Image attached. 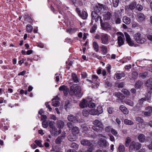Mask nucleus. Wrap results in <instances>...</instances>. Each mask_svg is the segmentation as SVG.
<instances>
[{
  "instance_id": "obj_1",
  "label": "nucleus",
  "mask_w": 152,
  "mask_h": 152,
  "mask_svg": "<svg viewBox=\"0 0 152 152\" xmlns=\"http://www.w3.org/2000/svg\"><path fill=\"white\" fill-rule=\"evenodd\" d=\"M110 35L103 33L96 34L94 37L95 39L100 40L102 43L105 45H108L110 43Z\"/></svg>"
},
{
  "instance_id": "obj_2",
  "label": "nucleus",
  "mask_w": 152,
  "mask_h": 152,
  "mask_svg": "<svg viewBox=\"0 0 152 152\" xmlns=\"http://www.w3.org/2000/svg\"><path fill=\"white\" fill-rule=\"evenodd\" d=\"M70 94L72 95H75L78 97H81L83 94L81 92V88L79 86H76L75 87L73 86L70 87Z\"/></svg>"
},
{
  "instance_id": "obj_3",
  "label": "nucleus",
  "mask_w": 152,
  "mask_h": 152,
  "mask_svg": "<svg viewBox=\"0 0 152 152\" xmlns=\"http://www.w3.org/2000/svg\"><path fill=\"white\" fill-rule=\"evenodd\" d=\"M91 16L92 18L91 25H93L94 23H97L98 22L99 19L100 20V19H102L101 17L95 11H93L92 12Z\"/></svg>"
},
{
  "instance_id": "obj_4",
  "label": "nucleus",
  "mask_w": 152,
  "mask_h": 152,
  "mask_svg": "<svg viewBox=\"0 0 152 152\" xmlns=\"http://www.w3.org/2000/svg\"><path fill=\"white\" fill-rule=\"evenodd\" d=\"M134 38L136 42L138 43L142 44L145 41V39L139 33L134 34Z\"/></svg>"
},
{
  "instance_id": "obj_5",
  "label": "nucleus",
  "mask_w": 152,
  "mask_h": 152,
  "mask_svg": "<svg viewBox=\"0 0 152 152\" xmlns=\"http://www.w3.org/2000/svg\"><path fill=\"white\" fill-rule=\"evenodd\" d=\"M100 23L102 28L103 30L107 31L111 29V25L108 22L103 23L102 19H100Z\"/></svg>"
},
{
  "instance_id": "obj_6",
  "label": "nucleus",
  "mask_w": 152,
  "mask_h": 152,
  "mask_svg": "<svg viewBox=\"0 0 152 152\" xmlns=\"http://www.w3.org/2000/svg\"><path fill=\"white\" fill-rule=\"evenodd\" d=\"M141 145L139 143L134 141L132 142L129 146V150H132L133 149L138 150L141 147Z\"/></svg>"
},
{
  "instance_id": "obj_7",
  "label": "nucleus",
  "mask_w": 152,
  "mask_h": 152,
  "mask_svg": "<svg viewBox=\"0 0 152 152\" xmlns=\"http://www.w3.org/2000/svg\"><path fill=\"white\" fill-rule=\"evenodd\" d=\"M118 35V42L119 47H121L123 45L124 43V41L123 39L124 37V34L121 32L117 33Z\"/></svg>"
},
{
  "instance_id": "obj_8",
  "label": "nucleus",
  "mask_w": 152,
  "mask_h": 152,
  "mask_svg": "<svg viewBox=\"0 0 152 152\" xmlns=\"http://www.w3.org/2000/svg\"><path fill=\"white\" fill-rule=\"evenodd\" d=\"M124 34L126 38V41L129 45L131 46H133L134 43L132 41L129 35L126 32H125Z\"/></svg>"
},
{
  "instance_id": "obj_9",
  "label": "nucleus",
  "mask_w": 152,
  "mask_h": 152,
  "mask_svg": "<svg viewBox=\"0 0 152 152\" xmlns=\"http://www.w3.org/2000/svg\"><path fill=\"white\" fill-rule=\"evenodd\" d=\"M145 111L144 113V115L145 116H150L152 114V107L148 106L145 108Z\"/></svg>"
},
{
  "instance_id": "obj_10",
  "label": "nucleus",
  "mask_w": 152,
  "mask_h": 152,
  "mask_svg": "<svg viewBox=\"0 0 152 152\" xmlns=\"http://www.w3.org/2000/svg\"><path fill=\"white\" fill-rule=\"evenodd\" d=\"M59 90L60 91H62L65 96L67 95L69 93V88L65 85H62L60 87Z\"/></svg>"
},
{
  "instance_id": "obj_11",
  "label": "nucleus",
  "mask_w": 152,
  "mask_h": 152,
  "mask_svg": "<svg viewBox=\"0 0 152 152\" xmlns=\"http://www.w3.org/2000/svg\"><path fill=\"white\" fill-rule=\"evenodd\" d=\"M59 98L58 96L53 99L52 100V105L55 107H58L59 106L60 102L59 101Z\"/></svg>"
},
{
  "instance_id": "obj_12",
  "label": "nucleus",
  "mask_w": 152,
  "mask_h": 152,
  "mask_svg": "<svg viewBox=\"0 0 152 152\" xmlns=\"http://www.w3.org/2000/svg\"><path fill=\"white\" fill-rule=\"evenodd\" d=\"M66 133L64 132H62L61 135L58 137L55 140L56 143L57 144H59L62 141L64 138L66 136Z\"/></svg>"
},
{
  "instance_id": "obj_13",
  "label": "nucleus",
  "mask_w": 152,
  "mask_h": 152,
  "mask_svg": "<svg viewBox=\"0 0 152 152\" xmlns=\"http://www.w3.org/2000/svg\"><path fill=\"white\" fill-rule=\"evenodd\" d=\"M93 124L96 127L102 129L104 128L103 125L101 121L96 120L93 122Z\"/></svg>"
},
{
  "instance_id": "obj_14",
  "label": "nucleus",
  "mask_w": 152,
  "mask_h": 152,
  "mask_svg": "<svg viewBox=\"0 0 152 152\" xmlns=\"http://www.w3.org/2000/svg\"><path fill=\"white\" fill-rule=\"evenodd\" d=\"M81 144L83 146H90L92 144L90 141L87 139H83L80 141Z\"/></svg>"
},
{
  "instance_id": "obj_15",
  "label": "nucleus",
  "mask_w": 152,
  "mask_h": 152,
  "mask_svg": "<svg viewBox=\"0 0 152 152\" xmlns=\"http://www.w3.org/2000/svg\"><path fill=\"white\" fill-rule=\"evenodd\" d=\"M102 15L103 16V19L104 20H107L110 19L111 14L110 12H107L102 13Z\"/></svg>"
},
{
  "instance_id": "obj_16",
  "label": "nucleus",
  "mask_w": 152,
  "mask_h": 152,
  "mask_svg": "<svg viewBox=\"0 0 152 152\" xmlns=\"http://www.w3.org/2000/svg\"><path fill=\"white\" fill-rule=\"evenodd\" d=\"M72 79L73 82H71V80H70L69 83L70 84L75 85V83H76L78 82V80L76 75L74 73H72Z\"/></svg>"
},
{
  "instance_id": "obj_17",
  "label": "nucleus",
  "mask_w": 152,
  "mask_h": 152,
  "mask_svg": "<svg viewBox=\"0 0 152 152\" xmlns=\"http://www.w3.org/2000/svg\"><path fill=\"white\" fill-rule=\"evenodd\" d=\"M98 144L101 146H106L108 144V143L105 140L103 139L102 138L99 140L98 142Z\"/></svg>"
},
{
  "instance_id": "obj_18",
  "label": "nucleus",
  "mask_w": 152,
  "mask_h": 152,
  "mask_svg": "<svg viewBox=\"0 0 152 152\" xmlns=\"http://www.w3.org/2000/svg\"><path fill=\"white\" fill-rule=\"evenodd\" d=\"M67 119L70 122H72L74 123L78 122V121L76 117L71 115H68Z\"/></svg>"
},
{
  "instance_id": "obj_19",
  "label": "nucleus",
  "mask_w": 152,
  "mask_h": 152,
  "mask_svg": "<svg viewBox=\"0 0 152 152\" xmlns=\"http://www.w3.org/2000/svg\"><path fill=\"white\" fill-rule=\"evenodd\" d=\"M88 102V100L87 99H83V100L79 104L80 107L82 108H83L85 107H87Z\"/></svg>"
},
{
  "instance_id": "obj_20",
  "label": "nucleus",
  "mask_w": 152,
  "mask_h": 152,
  "mask_svg": "<svg viewBox=\"0 0 152 152\" xmlns=\"http://www.w3.org/2000/svg\"><path fill=\"white\" fill-rule=\"evenodd\" d=\"M119 109L124 114H127L129 113V111L123 105L120 106Z\"/></svg>"
},
{
  "instance_id": "obj_21",
  "label": "nucleus",
  "mask_w": 152,
  "mask_h": 152,
  "mask_svg": "<svg viewBox=\"0 0 152 152\" xmlns=\"http://www.w3.org/2000/svg\"><path fill=\"white\" fill-rule=\"evenodd\" d=\"M92 78L93 81L96 84V87H97V86H98L99 83V81L98 77L96 75H93L92 76Z\"/></svg>"
},
{
  "instance_id": "obj_22",
  "label": "nucleus",
  "mask_w": 152,
  "mask_h": 152,
  "mask_svg": "<svg viewBox=\"0 0 152 152\" xmlns=\"http://www.w3.org/2000/svg\"><path fill=\"white\" fill-rule=\"evenodd\" d=\"M115 77H116L117 79H121L122 77H124L125 75L124 73L123 72H119L116 73L115 74Z\"/></svg>"
},
{
  "instance_id": "obj_23",
  "label": "nucleus",
  "mask_w": 152,
  "mask_h": 152,
  "mask_svg": "<svg viewBox=\"0 0 152 152\" xmlns=\"http://www.w3.org/2000/svg\"><path fill=\"white\" fill-rule=\"evenodd\" d=\"M68 7L64 6L62 5H58V8L59 11V12L62 14V11L64 10H66L68 9Z\"/></svg>"
},
{
  "instance_id": "obj_24",
  "label": "nucleus",
  "mask_w": 152,
  "mask_h": 152,
  "mask_svg": "<svg viewBox=\"0 0 152 152\" xmlns=\"http://www.w3.org/2000/svg\"><path fill=\"white\" fill-rule=\"evenodd\" d=\"M57 127L58 128H62L64 126V122L60 120H58L56 122Z\"/></svg>"
},
{
  "instance_id": "obj_25",
  "label": "nucleus",
  "mask_w": 152,
  "mask_h": 152,
  "mask_svg": "<svg viewBox=\"0 0 152 152\" xmlns=\"http://www.w3.org/2000/svg\"><path fill=\"white\" fill-rule=\"evenodd\" d=\"M68 139L71 141H75L77 139V136L75 134L70 135L68 137Z\"/></svg>"
},
{
  "instance_id": "obj_26",
  "label": "nucleus",
  "mask_w": 152,
  "mask_h": 152,
  "mask_svg": "<svg viewBox=\"0 0 152 152\" xmlns=\"http://www.w3.org/2000/svg\"><path fill=\"white\" fill-rule=\"evenodd\" d=\"M51 129L50 133L52 134L54 136H57L58 135V134L57 129L55 127Z\"/></svg>"
},
{
  "instance_id": "obj_27",
  "label": "nucleus",
  "mask_w": 152,
  "mask_h": 152,
  "mask_svg": "<svg viewBox=\"0 0 152 152\" xmlns=\"http://www.w3.org/2000/svg\"><path fill=\"white\" fill-rule=\"evenodd\" d=\"M114 95L117 98L121 99H123L124 98V96L120 92L115 93Z\"/></svg>"
},
{
  "instance_id": "obj_28",
  "label": "nucleus",
  "mask_w": 152,
  "mask_h": 152,
  "mask_svg": "<svg viewBox=\"0 0 152 152\" xmlns=\"http://www.w3.org/2000/svg\"><path fill=\"white\" fill-rule=\"evenodd\" d=\"M137 18L138 20L141 21L144 20L145 16L143 14L140 13L138 14Z\"/></svg>"
},
{
  "instance_id": "obj_29",
  "label": "nucleus",
  "mask_w": 152,
  "mask_h": 152,
  "mask_svg": "<svg viewBox=\"0 0 152 152\" xmlns=\"http://www.w3.org/2000/svg\"><path fill=\"white\" fill-rule=\"evenodd\" d=\"M145 137L143 134H139L138 137V139L141 142H144L145 140Z\"/></svg>"
},
{
  "instance_id": "obj_30",
  "label": "nucleus",
  "mask_w": 152,
  "mask_h": 152,
  "mask_svg": "<svg viewBox=\"0 0 152 152\" xmlns=\"http://www.w3.org/2000/svg\"><path fill=\"white\" fill-rule=\"evenodd\" d=\"M123 21L124 23L126 24H129L130 23V18L126 16H124L123 17Z\"/></svg>"
},
{
  "instance_id": "obj_31",
  "label": "nucleus",
  "mask_w": 152,
  "mask_h": 152,
  "mask_svg": "<svg viewBox=\"0 0 152 152\" xmlns=\"http://www.w3.org/2000/svg\"><path fill=\"white\" fill-rule=\"evenodd\" d=\"M124 124L128 125H132L134 124L132 121L128 119H125L124 120Z\"/></svg>"
},
{
  "instance_id": "obj_32",
  "label": "nucleus",
  "mask_w": 152,
  "mask_h": 152,
  "mask_svg": "<svg viewBox=\"0 0 152 152\" xmlns=\"http://www.w3.org/2000/svg\"><path fill=\"white\" fill-rule=\"evenodd\" d=\"M124 103L126 104L133 107L134 105L133 102L130 100L126 99L124 100Z\"/></svg>"
},
{
  "instance_id": "obj_33",
  "label": "nucleus",
  "mask_w": 152,
  "mask_h": 152,
  "mask_svg": "<svg viewBox=\"0 0 152 152\" xmlns=\"http://www.w3.org/2000/svg\"><path fill=\"white\" fill-rule=\"evenodd\" d=\"M72 131L73 134H75L79 133V130L77 127L75 126L73 127Z\"/></svg>"
},
{
  "instance_id": "obj_34",
  "label": "nucleus",
  "mask_w": 152,
  "mask_h": 152,
  "mask_svg": "<svg viewBox=\"0 0 152 152\" xmlns=\"http://www.w3.org/2000/svg\"><path fill=\"white\" fill-rule=\"evenodd\" d=\"M93 47L94 50L96 52L99 51V45L96 42H94L93 43Z\"/></svg>"
},
{
  "instance_id": "obj_35",
  "label": "nucleus",
  "mask_w": 152,
  "mask_h": 152,
  "mask_svg": "<svg viewBox=\"0 0 152 152\" xmlns=\"http://www.w3.org/2000/svg\"><path fill=\"white\" fill-rule=\"evenodd\" d=\"M89 148L88 150V151L86 152L85 151H84V150L83 149H81L80 150V152H92V151L94 149V147L93 145L92 144L90 146H88Z\"/></svg>"
},
{
  "instance_id": "obj_36",
  "label": "nucleus",
  "mask_w": 152,
  "mask_h": 152,
  "mask_svg": "<svg viewBox=\"0 0 152 152\" xmlns=\"http://www.w3.org/2000/svg\"><path fill=\"white\" fill-rule=\"evenodd\" d=\"M35 143L39 147H42L43 146L42 144V141L40 140H36L34 141Z\"/></svg>"
},
{
  "instance_id": "obj_37",
  "label": "nucleus",
  "mask_w": 152,
  "mask_h": 152,
  "mask_svg": "<svg viewBox=\"0 0 152 152\" xmlns=\"http://www.w3.org/2000/svg\"><path fill=\"white\" fill-rule=\"evenodd\" d=\"M87 105L88 107L91 108H93L95 107V103L91 102L90 100H88V102L87 103Z\"/></svg>"
},
{
  "instance_id": "obj_38",
  "label": "nucleus",
  "mask_w": 152,
  "mask_h": 152,
  "mask_svg": "<svg viewBox=\"0 0 152 152\" xmlns=\"http://www.w3.org/2000/svg\"><path fill=\"white\" fill-rule=\"evenodd\" d=\"M131 142V139L129 137H127L126 139L125 145L126 147H128Z\"/></svg>"
},
{
  "instance_id": "obj_39",
  "label": "nucleus",
  "mask_w": 152,
  "mask_h": 152,
  "mask_svg": "<svg viewBox=\"0 0 152 152\" xmlns=\"http://www.w3.org/2000/svg\"><path fill=\"white\" fill-rule=\"evenodd\" d=\"M101 50L104 54L107 53V48L105 46L103 45L101 47Z\"/></svg>"
},
{
  "instance_id": "obj_40",
  "label": "nucleus",
  "mask_w": 152,
  "mask_h": 152,
  "mask_svg": "<svg viewBox=\"0 0 152 152\" xmlns=\"http://www.w3.org/2000/svg\"><path fill=\"white\" fill-rule=\"evenodd\" d=\"M96 111L97 112V115H99V114L102 113L103 111L102 106H98L97 107Z\"/></svg>"
},
{
  "instance_id": "obj_41",
  "label": "nucleus",
  "mask_w": 152,
  "mask_h": 152,
  "mask_svg": "<svg viewBox=\"0 0 152 152\" xmlns=\"http://www.w3.org/2000/svg\"><path fill=\"white\" fill-rule=\"evenodd\" d=\"M89 114L92 115H97V112L95 109H92L89 110Z\"/></svg>"
},
{
  "instance_id": "obj_42",
  "label": "nucleus",
  "mask_w": 152,
  "mask_h": 152,
  "mask_svg": "<svg viewBox=\"0 0 152 152\" xmlns=\"http://www.w3.org/2000/svg\"><path fill=\"white\" fill-rule=\"evenodd\" d=\"M118 151L119 152H124L125 151V147L122 144H120L118 148Z\"/></svg>"
},
{
  "instance_id": "obj_43",
  "label": "nucleus",
  "mask_w": 152,
  "mask_h": 152,
  "mask_svg": "<svg viewBox=\"0 0 152 152\" xmlns=\"http://www.w3.org/2000/svg\"><path fill=\"white\" fill-rule=\"evenodd\" d=\"M93 25V26L91 27L90 31V32L91 33H95L97 28L96 23H94Z\"/></svg>"
},
{
  "instance_id": "obj_44",
  "label": "nucleus",
  "mask_w": 152,
  "mask_h": 152,
  "mask_svg": "<svg viewBox=\"0 0 152 152\" xmlns=\"http://www.w3.org/2000/svg\"><path fill=\"white\" fill-rule=\"evenodd\" d=\"M142 84L143 83L142 82L140 81H138L136 82L135 85V87L137 88H139L140 87Z\"/></svg>"
},
{
  "instance_id": "obj_45",
  "label": "nucleus",
  "mask_w": 152,
  "mask_h": 152,
  "mask_svg": "<svg viewBox=\"0 0 152 152\" xmlns=\"http://www.w3.org/2000/svg\"><path fill=\"white\" fill-rule=\"evenodd\" d=\"M71 148L75 150H77L78 148V145L75 142H72L71 144Z\"/></svg>"
},
{
  "instance_id": "obj_46",
  "label": "nucleus",
  "mask_w": 152,
  "mask_h": 152,
  "mask_svg": "<svg viewBox=\"0 0 152 152\" xmlns=\"http://www.w3.org/2000/svg\"><path fill=\"white\" fill-rule=\"evenodd\" d=\"M148 74V73L147 72L140 73L139 75V77L142 79H145L147 77Z\"/></svg>"
},
{
  "instance_id": "obj_47",
  "label": "nucleus",
  "mask_w": 152,
  "mask_h": 152,
  "mask_svg": "<svg viewBox=\"0 0 152 152\" xmlns=\"http://www.w3.org/2000/svg\"><path fill=\"white\" fill-rule=\"evenodd\" d=\"M88 14L85 11H83L82 12L81 15V16L82 19H86L87 17Z\"/></svg>"
},
{
  "instance_id": "obj_48",
  "label": "nucleus",
  "mask_w": 152,
  "mask_h": 152,
  "mask_svg": "<svg viewBox=\"0 0 152 152\" xmlns=\"http://www.w3.org/2000/svg\"><path fill=\"white\" fill-rule=\"evenodd\" d=\"M146 85L148 87H150L152 85V79H149L145 83Z\"/></svg>"
},
{
  "instance_id": "obj_49",
  "label": "nucleus",
  "mask_w": 152,
  "mask_h": 152,
  "mask_svg": "<svg viewBox=\"0 0 152 152\" xmlns=\"http://www.w3.org/2000/svg\"><path fill=\"white\" fill-rule=\"evenodd\" d=\"M26 31L28 32L31 33L32 30V26L30 25H28L26 26Z\"/></svg>"
},
{
  "instance_id": "obj_50",
  "label": "nucleus",
  "mask_w": 152,
  "mask_h": 152,
  "mask_svg": "<svg viewBox=\"0 0 152 152\" xmlns=\"http://www.w3.org/2000/svg\"><path fill=\"white\" fill-rule=\"evenodd\" d=\"M121 92L127 96H129L130 95V93L129 91L126 89H123L121 90Z\"/></svg>"
},
{
  "instance_id": "obj_51",
  "label": "nucleus",
  "mask_w": 152,
  "mask_h": 152,
  "mask_svg": "<svg viewBox=\"0 0 152 152\" xmlns=\"http://www.w3.org/2000/svg\"><path fill=\"white\" fill-rule=\"evenodd\" d=\"M113 6L115 7H118L119 4V0H112Z\"/></svg>"
},
{
  "instance_id": "obj_52",
  "label": "nucleus",
  "mask_w": 152,
  "mask_h": 152,
  "mask_svg": "<svg viewBox=\"0 0 152 152\" xmlns=\"http://www.w3.org/2000/svg\"><path fill=\"white\" fill-rule=\"evenodd\" d=\"M48 122V125L49 127L51 128L52 129L53 127H55L54 126V125L55 124V122L54 121H49Z\"/></svg>"
},
{
  "instance_id": "obj_53",
  "label": "nucleus",
  "mask_w": 152,
  "mask_h": 152,
  "mask_svg": "<svg viewBox=\"0 0 152 152\" xmlns=\"http://www.w3.org/2000/svg\"><path fill=\"white\" fill-rule=\"evenodd\" d=\"M136 5V4L135 2H132L129 5V8L131 10L134 9L135 8Z\"/></svg>"
},
{
  "instance_id": "obj_54",
  "label": "nucleus",
  "mask_w": 152,
  "mask_h": 152,
  "mask_svg": "<svg viewBox=\"0 0 152 152\" xmlns=\"http://www.w3.org/2000/svg\"><path fill=\"white\" fill-rule=\"evenodd\" d=\"M136 121L141 124L142 123L144 122L143 120L141 117H137L136 118Z\"/></svg>"
},
{
  "instance_id": "obj_55",
  "label": "nucleus",
  "mask_w": 152,
  "mask_h": 152,
  "mask_svg": "<svg viewBox=\"0 0 152 152\" xmlns=\"http://www.w3.org/2000/svg\"><path fill=\"white\" fill-rule=\"evenodd\" d=\"M42 126L43 127L45 128H47L48 126V124L46 121H44L42 122Z\"/></svg>"
},
{
  "instance_id": "obj_56",
  "label": "nucleus",
  "mask_w": 152,
  "mask_h": 152,
  "mask_svg": "<svg viewBox=\"0 0 152 152\" xmlns=\"http://www.w3.org/2000/svg\"><path fill=\"white\" fill-rule=\"evenodd\" d=\"M96 7L99 11L103 8V6L102 4H98L96 6Z\"/></svg>"
},
{
  "instance_id": "obj_57",
  "label": "nucleus",
  "mask_w": 152,
  "mask_h": 152,
  "mask_svg": "<svg viewBox=\"0 0 152 152\" xmlns=\"http://www.w3.org/2000/svg\"><path fill=\"white\" fill-rule=\"evenodd\" d=\"M89 110H84L83 111V113L84 116H87L89 114Z\"/></svg>"
},
{
  "instance_id": "obj_58",
  "label": "nucleus",
  "mask_w": 152,
  "mask_h": 152,
  "mask_svg": "<svg viewBox=\"0 0 152 152\" xmlns=\"http://www.w3.org/2000/svg\"><path fill=\"white\" fill-rule=\"evenodd\" d=\"M92 56L96 58L99 60H101L102 58V57L101 56H99L95 53H93L92 54Z\"/></svg>"
},
{
  "instance_id": "obj_59",
  "label": "nucleus",
  "mask_w": 152,
  "mask_h": 152,
  "mask_svg": "<svg viewBox=\"0 0 152 152\" xmlns=\"http://www.w3.org/2000/svg\"><path fill=\"white\" fill-rule=\"evenodd\" d=\"M49 118L54 121H55L57 119L56 117L53 114H50L49 117Z\"/></svg>"
},
{
  "instance_id": "obj_60",
  "label": "nucleus",
  "mask_w": 152,
  "mask_h": 152,
  "mask_svg": "<svg viewBox=\"0 0 152 152\" xmlns=\"http://www.w3.org/2000/svg\"><path fill=\"white\" fill-rule=\"evenodd\" d=\"M76 31V30L74 31L73 28H71L66 30V32L69 34H72L74 32Z\"/></svg>"
},
{
  "instance_id": "obj_61",
  "label": "nucleus",
  "mask_w": 152,
  "mask_h": 152,
  "mask_svg": "<svg viewBox=\"0 0 152 152\" xmlns=\"http://www.w3.org/2000/svg\"><path fill=\"white\" fill-rule=\"evenodd\" d=\"M132 77L134 79H136L138 77V73L136 72L132 73Z\"/></svg>"
},
{
  "instance_id": "obj_62",
  "label": "nucleus",
  "mask_w": 152,
  "mask_h": 152,
  "mask_svg": "<svg viewBox=\"0 0 152 152\" xmlns=\"http://www.w3.org/2000/svg\"><path fill=\"white\" fill-rule=\"evenodd\" d=\"M111 129H112L111 128L110 126H108L105 128V130L106 132H109L110 131V130L111 131Z\"/></svg>"
},
{
  "instance_id": "obj_63",
  "label": "nucleus",
  "mask_w": 152,
  "mask_h": 152,
  "mask_svg": "<svg viewBox=\"0 0 152 152\" xmlns=\"http://www.w3.org/2000/svg\"><path fill=\"white\" fill-rule=\"evenodd\" d=\"M111 133L115 136L117 134V132L114 129H111Z\"/></svg>"
},
{
  "instance_id": "obj_64",
  "label": "nucleus",
  "mask_w": 152,
  "mask_h": 152,
  "mask_svg": "<svg viewBox=\"0 0 152 152\" xmlns=\"http://www.w3.org/2000/svg\"><path fill=\"white\" fill-rule=\"evenodd\" d=\"M137 9L139 11H141L143 9L142 6L138 4L136 6Z\"/></svg>"
}]
</instances>
